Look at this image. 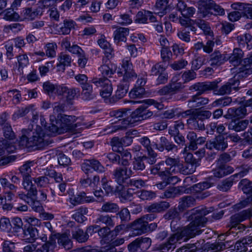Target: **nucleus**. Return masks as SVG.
<instances>
[{
	"label": "nucleus",
	"instance_id": "nucleus-1",
	"mask_svg": "<svg viewBox=\"0 0 252 252\" xmlns=\"http://www.w3.org/2000/svg\"><path fill=\"white\" fill-rule=\"evenodd\" d=\"M74 116L66 115L59 114L57 118L54 115L50 117V126L47 129L49 131V135H55L57 134H61L68 131L73 130L76 127L83 126L82 127H87L86 124L83 122L80 123L78 120Z\"/></svg>",
	"mask_w": 252,
	"mask_h": 252
},
{
	"label": "nucleus",
	"instance_id": "nucleus-2",
	"mask_svg": "<svg viewBox=\"0 0 252 252\" xmlns=\"http://www.w3.org/2000/svg\"><path fill=\"white\" fill-rule=\"evenodd\" d=\"M56 239L59 247L62 246L65 250L72 247V242L68 236L64 234L52 235L47 243L43 245L31 244L24 247V252H49L54 251L57 248Z\"/></svg>",
	"mask_w": 252,
	"mask_h": 252
},
{
	"label": "nucleus",
	"instance_id": "nucleus-3",
	"mask_svg": "<svg viewBox=\"0 0 252 252\" xmlns=\"http://www.w3.org/2000/svg\"><path fill=\"white\" fill-rule=\"evenodd\" d=\"M43 88L44 92L50 98L55 99L58 96L60 99L65 98L66 103L70 105L73 104V100L79 93L78 88H69L64 85L54 84L49 81L43 83Z\"/></svg>",
	"mask_w": 252,
	"mask_h": 252
},
{
	"label": "nucleus",
	"instance_id": "nucleus-4",
	"mask_svg": "<svg viewBox=\"0 0 252 252\" xmlns=\"http://www.w3.org/2000/svg\"><path fill=\"white\" fill-rule=\"evenodd\" d=\"M195 212V213L193 212L191 215V220H192L181 232L183 237H186L184 241L202 232L200 228L204 226L207 221V219L205 216L211 211L206 208H202L197 209Z\"/></svg>",
	"mask_w": 252,
	"mask_h": 252
},
{
	"label": "nucleus",
	"instance_id": "nucleus-5",
	"mask_svg": "<svg viewBox=\"0 0 252 252\" xmlns=\"http://www.w3.org/2000/svg\"><path fill=\"white\" fill-rule=\"evenodd\" d=\"M117 73L120 76H123V80L118 85L116 92V96L118 98L124 97L127 94L129 88V82L132 81L137 77L132 63L127 58L122 61L121 67H119Z\"/></svg>",
	"mask_w": 252,
	"mask_h": 252
},
{
	"label": "nucleus",
	"instance_id": "nucleus-6",
	"mask_svg": "<svg viewBox=\"0 0 252 252\" xmlns=\"http://www.w3.org/2000/svg\"><path fill=\"white\" fill-rule=\"evenodd\" d=\"M187 115H189L187 120L189 127L192 129L204 130L205 125L203 121L209 118L212 113L209 111H201L198 109H190L185 111Z\"/></svg>",
	"mask_w": 252,
	"mask_h": 252
},
{
	"label": "nucleus",
	"instance_id": "nucleus-7",
	"mask_svg": "<svg viewBox=\"0 0 252 252\" xmlns=\"http://www.w3.org/2000/svg\"><path fill=\"white\" fill-rule=\"evenodd\" d=\"M128 114H130L129 110L125 109L114 110L110 113V115L115 118L118 119L121 121L122 125H111L108 127L107 133H111L119 129L126 128L128 125L131 123L130 118L128 117Z\"/></svg>",
	"mask_w": 252,
	"mask_h": 252
},
{
	"label": "nucleus",
	"instance_id": "nucleus-8",
	"mask_svg": "<svg viewBox=\"0 0 252 252\" xmlns=\"http://www.w3.org/2000/svg\"><path fill=\"white\" fill-rule=\"evenodd\" d=\"M252 216V210L248 209L232 216L231 218L230 224V229L239 230L241 232L246 228V226L240 222L249 219Z\"/></svg>",
	"mask_w": 252,
	"mask_h": 252
},
{
	"label": "nucleus",
	"instance_id": "nucleus-9",
	"mask_svg": "<svg viewBox=\"0 0 252 252\" xmlns=\"http://www.w3.org/2000/svg\"><path fill=\"white\" fill-rule=\"evenodd\" d=\"M31 133L32 135L31 139L33 143V147L37 146L40 148L48 144L46 137L49 135V132L46 134L40 126L36 125L35 128L32 130Z\"/></svg>",
	"mask_w": 252,
	"mask_h": 252
},
{
	"label": "nucleus",
	"instance_id": "nucleus-10",
	"mask_svg": "<svg viewBox=\"0 0 252 252\" xmlns=\"http://www.w3.org/2000/svg\"><path fill=\"white\" fill-rule=\"evenodd\" d=\"M91 82L96 87L101 88L100 94L103 98H108L111 96L113 88L110 81L107 78H93Z\"/></svg>",
	"mask_w": 252,
	"mask_h": 252
},
{
	"label": "nucleus",
	"instance_id": "nucleus-11",
	"mask_svg": "<svg viewBox=\"0 0 252 252\" xmlns=\"http://www.w3.org/2000/svg\"><path fill=\"white\" fill-rule=\"evenodd\" d=\"M240 185L243 192L249 195L246 199L236 205L238 209H242L252 204V182L247 179H243L241 181Z\"/></svg>",
	"mask_w": 252,
	"mask_h": 252
},
{
	"label": "nucleus",
	"instance_id": "nucleus-12",
	"mask_svg": "<svg viewBox=\"0 0 252 252\" xmlns=\"http://www.w3.org/2000/svg\"><path fill=\"white\" fill-rule=\"evenodd\" d=\"M169 5L171 8L176 7L177 10L180 12L182 16L189 18L193 17L196 12V9L192 6L188 7L184 0H176L174 3L170 2Z\"/></svg>",
	"mask_w": 252,
	"mask_h": 252
},
{
	"label": "nucleus",
	"instance_id": "nucleus-13",
	"mask_svg": "<svg viewBox=\"0 0 252 252\" xmlns=\"http://www.w3.org/2000/svg\"><path fill=\"white\" fill-rule=\"evenodd\" d=\"M192 154L188 153L185 158L187 163L183 164L180 162L179 166L177 169L178 172L184 175L193 173L195 171L197 164L195 159L192 160Z\"/></svg>",
	"mask_w": 252,
	"mask_h": 252
},
{
	"label": "nucleus",
	"instance_id": "nucleus-14",
	"mask_svg": "<svg viewBox=\"0 0 252 252\" xmlns=\"http://www.w3.org/2000/svg\"><path fill=\"white\" fill-rule=\"evenodd\" d=\"M132 174V171L127 170L126 167H118L113 173V178L120 185H123L127 183V180Z\"/></svg>",
	"mask_w": 252,
	"mask_h": 252
},
{
	"label": "nucleus",
	"instance_id": "nucleus-15",
	"mask_svg": "<svg viewBox=\"0 0 252 252\" xmlns=\"http://www.w3.org/2000/svg\"><path fill=\"white\" fill-rule=\"evenodd\" d=\"M81 169L85 174L91 172V169L102 173L104 172L105 168L100 162L95 159H85L81 164Z\"/></svg>",
	"mask_w": 252,
	"mask_h": 252
},
{
	"label": "nucleus",
	"instance_id": "nucleus-16",
	"mask_svg": "<svg viewBox=\"0 0 252 252\" xmlns=\"http://www.w3.org/2000/svg\"><path fill=\"white\" fill-rule=\"evenodd\" d=\"M183 238L181 233L173 234L169 238L167 243L155 247L154 251L156 252H167L170 249H174L175 245Z\"/></svg>",
	"mask_w": 252,
	"mask_h": 252
},
{
	"label": "nucleus",
	"instance_id": "nucleus-17",
	"mask_svg": "<svg viewBox=\"0 0 252 252\" xmlns=\"http://www.w3.org/2000/svg\"><path fill=\"white\" fill-rule=\"evenodd\" d=\"M153 115L152 111L148 110L144 106H140L130 114V120L133 121H139L147 119Z\"/></svg>",
	"mask_w": 252,
	"mask_h": 252
},
{
	"label": "nucleus",
	"instance_id": "nucleus-18",
	"mask_svg": "<svg viewBox=\"0 0 252 252\" xmlns=\"http://www.w3.org/2000/svg\"><path fill=\"white\" fill-rule=\"evenodd\" d=\"M228 146L227 141L222 135L217 136L212 140L207 142L206 147L209 150L216 149L218 151H223Z\"/></svg>",
	"mask_w": 252,
	"mask_h": 252
},
{
	"label": "nucleus",
	"instance_id": "nucleus-19",
	"mask_svg": "<svg viewBox=\"0 0 252 252\" xmlns=\"http://www.w3.org/2000/svg\"><path fill=\"white\" fill-rule=\"evenodd\" d=\"M164 162L166 165L169 166L170 167L165 168L164 171L161 172V175H170L178 173L177 169L180 162L179 158H173L170 157H167Z\"/></svg>",
	"mask_w": 252,
	"mask_h": 252
},
{
	"label": "nucleus",
	"instance_id": "nucleus-20",
	"mask_svg": "<svg viewBox=\"0 0 252 252\" xmlns=\"http://www.w3.org/2000/svg\"><path fill=\"white\" fill-rule=\"evenodd\" d=\"M117 66L107 59H103L102 64L98 68V70L104 77H111L116 71Z\"/></svg>",
	"mask_w": 252,
	"mask_h": 252
},
{
	"label": "nucleus",
	"instance_id": "nucleus-21",
	"mask_svg": "<svg viewBox=\"0 0 252 252\" xmlns=\"http://www.w3.org/2000/svg\"><path fill=\"white\" fill-rule=\"evenodd\" d=\"M0 183L5 190V198L9 201L13 200L15 196L18 188L11 184L6 178L0 179Z\"/></svg>",
	"mask_w": 252,
	"mask_h": 252
},
{
	"label": "nucleus",
	"instance_id": "nucleus-22",
	"mask_svg": "<svg viewBox=\"0 0 252 252\" xmlns=\"http://www.w3.org/2000/svg\"><path fill=\"white\" fill-rule=\"evenodd\" d=\"M214 7L212 0H200L198 1V12L203 17H209L211 15L210 10Z\"/></svg>",
	"mask_w": 252,
	"mask_h": 252
},
{
	"label": "nucleus",
	"instance_id": "nucleus-23",
	"mask_svg": "<svg viewBox=\"0 0 252 252\" xmlns=\"http://www.w3.org/2000/svg\"><path fill=\"white\" fill-rule=\"evenodd\" d=\"M57 60V69L60 72H63L65 67L70 66L72 62L70 56L63 52L59 54Z\"/></svg>",
	"mask_w": 252,
	"mask_h": 252
},
{
	"label": "nucleus",
	"instance_id": "nucleus-24",
	"mask_svg": "<svg viewBox=\"0 0 252 252\" xmlns=\"http://www.w3.org/2000/svg\"><path fill=\"white\" fill-rule=\"evenodd\" d=\"M147 221L142 218L137 219L130 224V227L132 229V234L135 235H141L146 232Z\"/></svg>",
	"mask_w": 252,
	"mask_h": 252
},
{
	"label": "nucleus",
	"instance_id": "nucleus-25",
	"mask_svg": "<svg viewBox=\"0 0 252 252\" xmlns=\"http://www.w3.org/2000/svg\"><path fill=\"white\" fill-rule=\"evenodd\" d=\"M94 201L93 196H88L85 192H81L78 194L72 196L69 199L71 204L75 206L84 202H92Z\"/></svg>",
	"mask_w": 252,
	"mask_h": 252
},
{
	"label": "nucleus",
	"instance_id": "nucleus-26",
	"mask_svg": "<svg viewBox=\"0 0 252 252\" xmlns=\"http://www.w3.org/2000/svg\"><path fill=\"white\" fill-rule=\"evenodd\" d=\"M31 132L32 130L30 129H23L22 130V135L18 141V144L20 147L24 148L33 147V143L32 142L31 137L30 138L28 137L31 136Z\"/></svg>",
	"mask_w": 252,
	"mask_h": 252
},
{
	"label": "nucleus",
	"instance_id": "nucleus-27",
	"mask_svg": "<svg viewBox=\"0 0 252 252\" xmlns=\"http://www.w3.org/2000/svg\"><path fill=\"white\" fill-rule=\"evenodd\" d=\"M42 12L40 7L36 8H27L23 10L21 13V16L25 20H32L38 16L41 15Z\"/></svg>",
	"mask_w": 252,
	"mask_h": 252
},
{
	"label": "nucleus",
	"instance_id": "nucleus-28",
	"mask_svg": "<svg viewBox=\"0 0 252 252\" xmlns=\"http://www.w3.org/2000/svg\"><path fill=\"white\" fill-rule=\"evenodd\" d=\"M233 172V168L229 166L220 163V164L213 170V174L217 178H222L230 174Z\"/></svg>",
	"mask_w": 252,
	"mask_h": 252
},
{
	"label": "nucleus",
	"instance_id": "nucleus-29",
	"mask_svg": "<svg viewBox=\"0 0 252 252\" xmlns=\"http://www.w3.org/2000/svg\"><path fill=\"white\" fill-rule=\"evenodd\" d=\"M217 83L214 82L208 83H198L192 86V89L198 91L197 94L200 95L207 91L215 89Z\"/></svg>",
	"mask_w": 252,
	"mask_h": 252
},
{
	"label": "nucleus",
	"instance_id": "nucleus-30",
	"mask_svg": "<svg viewBox=\"0 0 252 252\" xmlns=\"http://www.w3.org/2000/svg\"><path fill=\"white\" fill-rule=\"evenodd\" d=\"M198 94L192 96L188 101V106L191 109H194V108L199 107L207 104L209 99L207 98L200 97Z\"/></svg>",
	"mask_w": 252,
	"mask_h": 252
},
{
	"label": "nucleus",
	"instance_id": "nucleus-31",
	"mask_svg": "<svg viewBox=\"0 0 252 252\" xmlns=\"http://www.w3.org/2000/svg\"><path fill=\"white\" fill-rule=\"evenodd\" d=\"M156 148L160 152H163L164 150L168 152L174 149L177 150V146L163 136L160 137L159 143L156 144Z\"/></svg>",
	"mask_w": 252,
	"mask_h": 252
},
{
	"label": "nucleus",
	"instance_id": "nucleus-32",
	"mask_svg": "<svg viewBox=\"0 0 252 252\" xmlns=\"http://www.w3.org/2000/svg\"><path fill=\"white\" fill-rule=\"evenodd\" d=\"M243 62L244 66L243 68H240V71L238 74V77H246L252 73V54L244 59Z\"/></svg>",
	"mask_w": 252,
	"mask_h": 252
},
{
	"label": "nucleus",
	"instance_id": "nucleus-33",
	"mask_svg": "<svg viewBox=\"0 0 252 252\" xmlns=\"http://www.w3.org/2000/svg\"><path fill=\"white\" fill-rule=\"evenodd\" d=\"M75 25V22L73 20L65 19L63 20V25L57 30L56 33L59 34H68Z\"/></svg>",
	"mask_w": 252,
	"mask_h": 252
},
{
	"label": "nucleus",
	"instance_id": "nucleus-34",
	"mask_svg": "<svg viewBox=\"0 0 252 252\" xmlns=\"http://www.w3.org/2000/svg\"><path fill=\"white\" fill-rule=\"evenodd\" d=\"M169 207V203L165 201H161L147 206L145 209L146 211L149 213H158L165 210Z\"/></svg>",
	"mask_w": 252,
	"mask_h": 252
},
{
	"label": "nucleus",
	"instance_id": "nucleus-35",
	"mask_svg": "<svg viewBox=\"0 0 252 252\" xmlns=\"http://www.w3.org/2000/svg\"><path fill=\"white\" fill-rule=\"evenodd\" d=\"M3 133H4V136L5 137L8 139V140H4L2 138H0V140L6 141L7 142L8 144H7L6 146H11L13 145L15 149H16V145L10 142V140H13L15 139V135L13 131L12 130V127L10 126V125L9 123H6L5 125L3 126ZM16 150V149H15ZM14 150L13 152L15 151ZM13 153V152H12Z\"/></svg>",
	"mask_w": 252,
	"mask_h": 252
},
{
	"label": "nucleus",
	"instance_id": "nucleus-36",
	"mask_svg": "<svg viewBox=\"0 0 252 252\" xmlns=\"http://www.w3.org/2000/svg\"><path fill=\"white\" fill-rule=\"evenodd\" d=\"M237 40L240 47L246 48L248 50L252 49V36L250 34L238 36Z\"/></svg>",
	"mask_w": 252,
	"mask_h": 252
},
{
	"label": "nucleus",
	"instance_id": "nucleus-37",
	"mask_svg": "<svg viewBox=\"0 0 252 252\" xmlns=\"http://www.w3.org/2000/svg\"><path fill=\"white\" fill-rule=\"evenodd\" d=\"M243 57V52L242 50L238 48H236L233 50V53L231 56L226 57L227 60H229L230 63L234 66L238 65L242 61Z\"/></svg>",
	"mask_w": 252,
	"mask_h": 252
},
{
	"label": "nucleus",
	"instance_id": "nucleus-38",
	"mask_svg": "<svg viewBox=\"0 0 252 252\" xmlns=\"http://www.w3.org/2000/svg\"><path fill=\"white\" fill-rule=\"evenodd\" d=\"M238 81L229 80L228 82L222 86L219 89H217V87L214 89V94L217 95H224L229 94L233 86L238 83Z\"/></svg>",
	"mask_w": 252,
	"mask_h": 252
},
{
	"label": "nucleus",
	"instance_id": "nucleus-39",
	"mask_svg": "<svg viewBox=\"0 0 252 252\" xmlns=\"http://www.w3.org/2000/svg\"><path fill=\"white\" fill-rule=\"evenodd\" d=\"M226 56L219 51H215L211 55L210 64L212 66H220L226 61Z\"/></svg>",
	"mask_w": 252,
	"mask_h": 252
},
{
	"label": "nucleus",
	"instance_id": "nucleus-40",
	"mask_svg": "<svg viewBox=\"0 0 252 252\" xmlns=\"http://www.w3.org/2000/svg\"><path fill=\"white\" fill-rule=\"evenodd\" d=\"M38 236L37 229L32 226L29 227L24 231V239L29 243L33 242L37 238Z\"/></svg>",
	"mask_w": 252,
	"mask_h": 252
},
{
	"label": "nucleus",
	"instance_id": "nucleus-41",
	"mask_svg": "<svg viewBox=\"0 0 252 252\" xmlns=\"http://www.w3.org/2000/svg\"><path fill=\"white\" fill-rule=\"evenodd\" d=\"M22 185L23 189L28 191V194H34L37 195V190L32 184L31 176L23 177Z\"/></svg>",
	"mask_w": 252,
	"mask_h": 252
},
{
	"label": "nucleus",
	"instance_id": "nucleus-42",
	"mask_svg": "<svg viewBox=\"0 0 252 252\" xmlns=\"http://www.w3.org/2000/svg\"><path fill=\"white\" fill-rule=\"evenodd\" d=\"M129 34V29L126 28L121 27L114 32V39L115 42L119 43L121 41L125 42L126 36Z\"/></svg>",
	"mask_w": 252,
	"mask_h": 252
},
{
	"label": "nucleus",
	"instance_id": "nucleus-43",
	"mask_svg": "<svg viewBox=\"0 0 252 252\" xmlns=\"http://www.w3.org/2000/svg\"><path fill=\"white\" fill-rule=\"evenodd\" d=\"M82 89L81 96L83 99L90 100L95 97L96 94L93 89V86L90 84L84 85Z\"/></svg>",
	"mask_w": 252,
	"mask_h": 252
},
{
	"label": "nucleus",
	"instance_id": "nucleus-44",
	"mask_svg": "<svg viewBox=\"0 0 252 252\" xmlns=\"http://www.w3.org/2000/svg\"><path fill=\"white\" fill-rule=\"evenodd\" d=\"M249 124L248 120H242L240 121H232L228 126L229 129L234 130L235 131L239 132L246 129Z\"/></svg>",
	"mask_w": 252,
	"mask_h": 252
},
{
	"label": "nucleus",
	"instance_id": "nucleus-45",
	"mask_svg": "<svg viewBox=\"0 0 252 252\" xmlns=\"http://www.w3.org/2000/svg\"><path fill=\"white\" fill-rule=\"evenodd\" d=\"M95 223L101 224H103L107 227H113L115 223L112 219V217L108 215H99L98 216L95 220Z\"/></svg>",
	"mask_w": 252,
	"mask_h": 252
},
{
	"label": "nucleus",
	"instance_id": "nucleus-46",
	"mask_svg": "<svg viewBox=\"0 0 252 252\" xmlns=\"http://www.w3.org/2000/svg\"><path fill=\"white\" fill-rule=\"evenodd\" d=\"M229 114L232 117L235 118H242L247 114V110L245 106H241L237 108H231L228 110Z\"/></svg>",
	"mask_w": 252,
	"mask_h": 252
},
{
	"label": "nucleus",
	"instance_id": "nucleus-47",
	"mask_svg": "<svg viewBox=\"0 0 252 252\" xmlns=\"http://www.w3.org/2000/svg\"><path fill=\"white\" fill-rule=\"evenodd\" d=\"M119 207L117 204L112 202H106L103 204L100 211L106 213H115L118 212Z\"/></svg>",
	"mask_w": 252,
	"mask_h": 252
},
{
	"label": "nucleus",
	"instance_id": "nucleus-48",
	"mask_svg": "<svg viewBox=\"0 0 252 252\" xmlns=\"http://www.w3.org/2000/svg\"><path fill=\"white\" fill-rule=\"evenodd\" d=\"M88 213L86 208L80 207L76 210L72 216V218L78 222L82 223L85 220L84 215Z\"/></svg>",
	"mask_w": 252,
	"mask_h": 252
},
{
	"label": "nucleus",
	"instance_id": "nucleus-49",
	"mask_svg": "<svg viewBox=\"0 0 252 252\" xmlns=\"http://www.w3.org/2000/svg\"><path fill=\"white\" fill-rule=\"evenodd\" d=\"M194 204V198L191 196H187L182 198L179 202V207L180 209L184 210L192 206Z\"/></svg>",
	"mask_w": 252,
	"mask_h": 252
},
{
	"label": "nucleus",
	"instance_id": "nucleus-50",
	"mask_svg": "<svg viewBox=\"0 0 252 252\" xmlns=\"http://www.w3.org/2000/svg\"><path fill=\"white\" fill-rule=\"evenodd\" d=\"M119 153H120V159L118 164L125 166L128 165L129 161L132 157L130 153L127 150H123Z\"/></svg>",
	"mask_w": 252,
	"mask_h": 252
},
{
	"label": "nucleus",
	"instance_id": "nucleus-51",
	"mask_svg": "<svg viewBox=\"0 0 252 252\" xmlns=\"http://www.w3.org/2000/svg\"><path fill=\"white\" fill-rule=\"evenodd\" d=\"M18 64V71L23 73V68L26 67L29 64V59L26 54H21L16 57Z\"/></svg>",
	"mask_w": 252,
	"mask_h": 252
},
{
	"label": "nucleus",
	"instance_id": "nucleus-52",
	"mask_svg": "<svg viewBox=\"0 0 252 252\" xmlns=\"http://www.w3.org/2000/svg\"><path fill=\"white\" fill-rule=\"evenodd\" d=\"M46 56L49 58H54L56 55L57 45L55 42L47 43L44 47Z\"/></svg>",
	"mask_w": 252,
	"mask_h": 252
},
{
	"label": "nucleus",
	"instance_id": "nucleus-53",
	"mask_svg": "<svg viewBox=\"0 0 252 252\" xmlns=\"http://www.w3.org/2000/svg\"><path fill=\"white\" fill-rule=\"evenodd\" d=\"M33 106L29 105L19 108L13 115V119L16 120L20 117H24L30 111L32 110Z\"/></svg>",
	"mask_w": 252,
	"mask_h": 252
},
{
	"label": "nucleus",
	"instance_id": "nucleus-54",
	"mask_svg": "<svg viewBox=\"0 0 252 252\" xmlns=\"http://www.w3.org/2000/svg\"><path fill=\"white\" fill-rule=\"evenodd\" d=\"M176 1V0H157L156 3V7L159 10H162V13L164 14L165 13V10L167 9H172L169 6L170 2H173V3Z\"/></svg>",
	"mask_w": 252,
	"mask_h": 252
},
{
	"label": "nucleus",
	"instance_id": "nucleus-55",
	"mask_svg": "<svg viewBox=\"0 0 252 252\" xmlns=\"http://www.w3.org/2000/svg\"><path fill=\"white\" fill-rule=\"evenodd\" d=\"M195 24L203 31L205 35L210 36L213 35V32L212 31L210 27L205 21L202 20H197L195 21Z\"/></svg>",
	"mask_w": 252,
	"mask_h": 252
},
{
	"label": "nucleus",
	"instance_id": "nucleus-56",
	"mask_svg": "<svg viewBox=\"0 0 252 252\" xmlns=\"http://www.w3.org/2000/svg\"><path fill=\"white\" fill-rule=\"evenodd\" d=\"M165 168L164 162L163 161H161L155 165L153 166L151 168V172L154 175L158 174L160 177L162 178L167 177L169 175H160L161 172L164 171Z\"/></svg>",
	"mask_w": 252,
	"mask_h": 252
},
{
	"label": "nucleus",
	"instance_id": "nucleus-57",
	"mask_svg": "<svg viewBox=\"0 0 252 252\" xmlns=\"http://www.w3.org/2000/svg\"><path fill=\"white\" fill-rule=\"evenodd\" d=\"M72 235L74 238L80 243L85 242L89 237L87 233L84 232L83 230L80 229H77L74 231Z\"/></svg>",
	"mask_w": 252,
	"mask_h": 252
},
{
	"label": "nucleus",
	"instance_id": "nucleus-58",
	"mask_svg": "<svg viewBox=\"0 0 252 252\" xmlns=\"http://www.w3.org/2000/svg\"><path fill=\"white\" fill-rule=\"evenodd\" d=\"M139 247L141 252H145L151 246L152 240L148 237H139L137 238Z\"/></svg>",
	"mask_w": 252,
	"mask_h": 252
},
{
	"label": "nucleus",
	"instance_id": "nucleus-59",
	"mask_svg": "<svg viewBox=\"0 0 252 252\" xmlns=\"http://www.w3.org/2000/svg\"><path fill=\"white\" fill-rule=\"evenodd\" d=\"M7 94L8 97H12V101L14 104L19 103L22 99L21 94L17 89L9 90L7 92Z\"/></svg>",
	"mask_w": 252,
	"mask_h": 252
},
{
	"label": "nucleus",
	"instance_id": "nucleus-60",
	"mask_svg": "<svg viewBox=\"0 0 252 252\" xmlns=\"http://www.w3.org/2000/svg\"><path fill=\"white\" fill-rule=\"evenodd\" d=\"M207 60L205 56H199L191 62V68L193 70H198L201 66L205 64Z\"/></svg>",
	"mask_w": 252,
	"mask_h": 252
},
{
	"label": "nucleus",
	"instance_id": "nucleus-61",
	"mask_svg": "<svg viewBox=\"0 0 252 252\" xmlns=\"http://www.w3.org/2000/svg\"><path fill=\"white\" fill-rule=\"evenodd\" d=\"M145 94V89L143 87H136L129 92V95L131 98H136L142 97Z\"/></svg>",
	"mask_w": 252,
	"mask_h": 252
},
{
	"label": "nucleus",
	"instance_id": "nucleus-62",
	"mask_svg": "<svg viewBox=\"0 0 252 252\" xmlns=\"http://www.w3.org/2000/svg\"><path fill=\"white\" fill-rule=\"evenodd\" d=\"M179 75H176L173 77L169 84L171 91L172 93L177 91L183 87L182 83L179 82Z\"/></svg>",
	"mask_w": 252,
	"mask_h": 252
},
{
	"label": "nucleus",
	"instance_id": "nucleus-63",
	"mask_svg": "<svg viewBox=\"0 0 252 252\" xmlns=\"http://www.w3.org/2000/svg\"><path fill=\"white\" fill-rule=\"evenodd\" d=\"M113 151L119 152L121 149H123L122 139H120L117 137L113 138L110 142Z\"/></svg>",
	"mask_w": 252,
	"mask_h": 252
},
{
	"label": "nucleus",
	"instance_id": "nucleus-64",
	"mask_svg": "<svg viewBox=\"0 0 252 252\" xmlns=\"http://www.w3.org/2000/svg\"><path fill=\"white\" fill-rule=\"evenodd\" d=\"M150 13V11L143 10L139 11L135 17V21L138 23H146L148 20V15Z\"/></svg>",
	"mask_w": 252,
	"mask_h": 252
}]
</instances>
